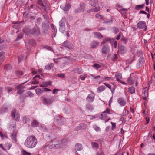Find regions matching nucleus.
Masks as SVG:
<instances>
[{
    "mask_svg": "<svg viewBox=\"0 0 155 155\" xmlns=\"http://www.w3.org/2000/svg\"><path fill=\"white\" fill-rule=\"evenodd\" d=\"M37 143V140L34 135L29 136L25 141L24 145L27 148H32L35 147Z\"/></svg>",
    "mask_w": 155,
    "mask_h": 155,
    "instance_id": "obj_1",
    "label": "nucleus"
},
{
    "mask_svg": "<svg viewBox=\"0 0 155 155\" xmlns=\"http://www.w3.org/2000/svg\"><path fill=\"white\" fill-rule=\"evenodd\" d=\"M25 33L27 35H33L35 37L38 36L41 34L40 29L37 24H35V26L32 28L28 29L26 30Z\"/></svg>",
    "mask_w": 155,
    "mask_h": 155,
    "instance_id": "obj_2",
    "label": "nucleus"
},
{
    "mask_svg": "<svg viewBox=\"0 0 155 155\" xmlns=\"http://www.w3.org/2000/svg\"><path fill=\"white\" fill-rule=\"evenodd\" d=\"M65 119L64 117L59 115H55L54 117V124L58 126H62L64 124Z\"/></svg>",
    "mask_w": 155,
    "mask_h": 155,
    "instance_id": "obj_3",
    "label": "nucleus"
},
{
    "mask_svg": "<svg viewBox=\"0 0 155 155\" xmlns=\"http://www.w3.org/2000/svg\"><path fill=\"white\" fill-rule=\"evenodd\" d=\"M42 99L43 102L45 105H50L53 102L54 98L53 97H41Z\"/></svg>",
    "mask_w": 155,
    "mask_h": 155,
    "instance_id": "obj_4",
    "label": "nucleus"
},
{
    "mask_svg": "<svg viewBox=\"0 0 155 155\" xmlns=\"http://www.w3.org/2000/svg\"><path fill=\"white\" fill-rule=\"evenodd\" d=\"M137 27L139 29H143L144 31H146L147 26L146 22L143 21H139L137 24Z\"/></svg>",
    "mask_w": 155,
    "mask_h": 155,
    "instance_id": "obj_5",
    "label": "nucleus"
},
{
    "mask_svg": "<svg viewBox=\"0 0 155 155\" xmlns=\"http://www.w3.org/2000/svg\"><path fill=\"white\" fill-rule=\"evenodd\" d=\"M145 62V60L143 56L140 57L136 64V68L139 69L142 67Z\"/></svg>",
    "mask_w": 155,
    "mask_h": 155,
    "instance_id": "obj_6",
    "label": "nucleus"
},
{
    "mask_svg": "<svg viewBox=\"0 0 155 155\" xmlns=\"http://www.w3.org/2000/svg\"><path fill=\"white\" fill-rule=\"evenodd\" d=\"M86 4L83 2L80 3L79 7L77 9L75 10V12L76 13L83 12L84 10Z\"/></svg>",
    "mask_w": 155,
    "mask_h": 155,
    "instance_id": "obj_7",
    "label": "nucleus"
},
{
    "mask_svg": "<svg viewBox=\"0 0 155 155\" xmlns=\"http://www.w3.org/2000/svg\"><path fill=\"white\" fill-rule=\"evenodd\" d=\"M62 46H64L68 48L69 49L72 50L74 48V45L70 41L66 40L62 44Z\"/></svg>",
    "mask_w": 155,
    "mask_h": 155,
    "instance_id": "obj_8",
    "label": "nucleus"
},
{
    "mask_svg": "<svg viewBox=\"0 0 155 155\" xmlns=\"http://www.w3.org/2000/svg\"><path fill=\"white\" fill-rule=\"evenodd\" d=\"M16 109H14L11 112V116L12 119L15 118V120L18 121L20 117V115L18 113H16Z\"/></svg>",
    "mask_w": 155,
    "mask_h": 155,
    "instance_id": "obj_9",
    "label": "nucleus"
},
{
    "mask_svg": "<svg viewBox=\"0 0 155 155\" xmlns=\"http://www.w3.org/2000/svg\"><path fill=\"white\" fill-rule=\"evenodd\" d=\"M64 140H60L54 142V144L51 146V148L55 149L60 148L61 147V143L63 142Z\"/></svg>",
    "mask_w": 155,
    "mask_h": 155,
    "instance_id": "obj_10",
    "label": "nucleus"
},
{
    "mask_svg": "<svg viewBox=\"0 0 155 155\" xmlns=\"http://www.w3.org/2000/svg\"><path fill=\"white\" fill-rule=\"evenodd\" d=\"M118 52L123 54L126 53L127 50L126 47L123 45H121L118 47Z\"/></svg>",
    "mask_w": 155,
    "mask_h": 155,
    "instance_id": "obj_11",
    "label": "nucleus"
},
{
    "mask_svg": "<svg viewBox=\"0 0 155 155\" xmlns=\"http://www.w3.org/2000/svg\"><path fill=\"white\" fill-rule=\"evenodd\" d=\"M41 28L43 32L45 33H46L50 28L48 23L46 22H43L41 25Z\"/></svg>",
    "mask_w": 155,
    "mask_h": 155,
    "instance_id": "obj_12",
    "label": "nucleus"
},
{
    "mask_svg": "<svg viewBox=\"0 0 155 155\" xmlns=\"http://www.w3.org/2000/svg\"><path fill=\"white\" fill-rule=\"evenodd\" d=\"M36 42L35 39H31L28 40L27 42L25 43V45L27 46V48L30 47V46H34L36 45Z\"/></svg>",
    "mask_w": 155,
    "mask_h": 155,
    "instance_id": "obj_13",
    "label": "nucleus"
},
{
    "mask_svg": "<svg viewBox=\"0 0 155 155\" xmlns=\"http://www.w3.org/2000/svg\"><path fill=\"white\" fill-rule=\"evenodd\" d=\"M102 53L103 54H107L110 52V48L108 45H104L102 50Z\"/></svg>",
    "mask_w": 155,
    "mask_h": 155,
    "instance_id": "obj_14",
    "label": "nucleus"
},
{
    "mask_svg": "<svg viewBox=\"0 0 155 155\" xmlns=\"http://www.w3.org/2000/svg\"><path fill=\"white\" fill-rule=\"evenodd\" d=\"M95 95L93 93L89 94L86 98V101L89 103H92L94 100Z\"/></svg>",
    "mask_w": 155,
    "mask_h": 155,
    "instance_id": "obj_15",
    "label": "nucleus"
},
{
    "mask_svg": "<svg viewBox=\"0 0 155 155\" xmlns=\"http://www.w3.org/2000/svg\"><path fill=\"white\" fill-rule=\"evenodd\" d=\"M138 78V77H132L130 75L127 79V82L129 84L132 85L134 84L135 81H136V78Z\"/></svg>",
    "mask_w": 155,
    "mask_h": 155,
    "instance_id": "obj_16",
    "label": "nucleus"
},
{
    "mask_svg": "<svg viewBox=\"0 0 155 155\" xmlns=\"http://www.w3.org/2000/svg\"><path fill=\"white\" fill-rule=\"evenodd\" d=\"M117 102L121 106H125L127 103L125 100L122 97L119 98L117 100Z\"/></svg>",
    "mask_w": 155,
    "mask_h": 155,
    "instance_id": "obj_17",
    "label": "nucleus"
},
{
    "mask_svg": "<svg viewBox=\"0 0 155 155\" xmlns=\"http://www.w3.org/2000/svg\"><path fill=\"white\" fill-rule=\"evenodd\" d=\"M37 4L40 6L41 8L44 9L45 11H47V7L44 5L42 0H37Z\"/></svg>",
    "mask_w": 155,
    "mask_h": 155,
    "instance_id": "obj_18",
    "label": "nucleus"
},
{
    "mask_svg": "<svg viewBox=\"0 0 155 155\" xmlns=\"http://www.w3.org/2000/svg\"><path fill=\"white\" fill-rule=\"evenodd\" d=\"M22 120L24 123L28 125H30L31 120L29 117L26 116H24L22 117Z\"/></svg>",
    "mask_w": 155,
    "mask_h": 155,
    "instance_id": "obj_19",
    "label": "nucleus"
},
{
    "mask_svg": "<svg viewBox=\"0 0 155 155\" xmlns=\"http://www.w3.org/2000/svg\"><path fill=\"white\" fill-rule=\"evenodd\" d=\"M11 106L8 105L7 107H3L1 109V112L2 113H5L11 110Z\"/></svg>",
    "mask_w": 155,
    "mask_h": 155,
    "instance_id": "obj_20",
    "label": "nucleus"
},
{
    "mask_svg": "<svg viewBox=\"0 0 155 155\" xmlns=\"http://www.w3.org/2000/svg\"><path fill=\"white\" fill-rule=\"evenodd\" d=\"M89 3L91 6L95 7L98 4V0H89Z\"/></svg>",
    "mask_w": 155,
    "mask_h": 155,
    "instance_id": "obj_21",
    "label": "nucleus"
},
{
    "mask_svg": "<svg viewBox=\"0 0 155 155\" xmlns=\"http://www.w3.org/2000/svg\"><path fill=\"white\" fill-rule=\"evenodd\" d=\"M75 149L76 151H81L83 149L82 145L79 143H77L75 145Z\"/></svg>",
    "mask_w": 155,
    "mask_h": 155,
    "instance_id": "obj_22",
    "label": "nucleus"
},
{
    "mask_svg": "<svg viewBox=\"0 0 155 155\" xmlns=\"http://www.w3.org/2000/svg\"><path fill=\"white\" fill-rule=\"evenodd\" d=\"M48 139L51 140L50 143L53 141V140L56 139L57 137L55 135L53 134H50L47 136Z\"/></svg>",
    "mask_w": 155,
    "mask_h": 155,
    "instance_id": "obj_23",
    "label": "nucleus"
},
{
    "mask_svg": "<svg viewBox=\"0 0 155 155\" xmlns=\"http://www.w3.org/2000/svg\"><path fill=\"white\" fill-rule=\"evenodd\" d=\"M71 7V4L68 3L64 6H61L60 7L61 9L65 11H67L69 10Z\"/></svg>",
    "mask_w": 155,
    "mask_h": 155,
    "instance_id": "obj_24",
    "label": "nucleus"
},
{
    "mask_svg": "<svg viewBox=\"0 0 155 155\" xmlns=\"http://www.w3.org/2000/svg\"><path fill=\"white\" fill-rule=\"evenodd\" d=\"M99 44V43L98 41H94L91 43V47L92 48H97L98 47Z\"/></svg>",
    "mask_w": 155,
    "mask_h": 155,
    "instance_id": "obj_25",
    "label": "nucleus"
},
{
    "mask_svg": "<svg viewBox=\"0 0 155 155\" xmlns=\"http://www.w3.org/2000/svg\"><path fill=\"white\" fill-rule=\"evenodd\" d=\"M91 147L92 149L97 150L99 147V145L97 142H92L91 143Z\"/></svg>",
    "mask_w": 155,
    "mask_h": 155,
    "instance_id": "obj_26",
    "label": "nucleus"
},
{
    "mask_svg": "<svg viewBox=\"0 0 155 155\" xmlns=\"http://www.w3.org/2000/svg\"><path fill=\"white\" fill-rule=\"evenodd\" d=\"M86 109L88 111H92L94 109V107L92 104L88 103L86 105Z\"/></svg>",
    "mask_w": 155,
    "mask_h": 155,
    "instance_id": "obj_27",
    "label": "nucleus"
},
{
    "mask_svg": "<svg viewBox=\"0 0 155 155\" xmlns=\"http://www.w3.org/2000/svg\"><path fill=\"white\" fill-rule=\"evenodd\" d=\"M17 134L16 133L15 131L13 132L11 134V138L12 140L15 143L17 141L16 139Z\"/></svg>",
    "mask_w": 155,
    "mask_h": 155,
    "instance_id": "obj_28",
    "label": "nucleus"
},
{
    "mask_svg": "<svg viewBox=\"0 0 155 155\" xmlns=\"http://www.w3.org/2000/svg\"><path fill=\"white\" fill-rule=\"evenodd\" d=\"M103 115V114H101V115H95L92 116L91 115H88V116L90 117V120H93L94 119L96 118H102Z\"/></svg>",
    "mask_w": 155,
    "mask_h": 155,
    "instance_id": "obj_29",
    "label": "nucleus"
},
{
    "mask_svg": "<svg viewBox=\"0 0 155 155\" xmlns=\"http://www.w3.org/2000/svg\"><path fill=\"white\" fill-rule=\"evenodd\" d=\"M111 30L112 32L115 34H117L119 31V28L115 26L112 27Z\"/></svg>",
    "mask_w": 155,
    "mask_h": 155,
    "instance_id": "obj_30",
    "label": "nucleus"
},
{
    "mask_svg": "<svg viewBox=\"0 0 155 155\" xmlns=\"http://www.w3.org/2000/svg\"><path fill=\"white\" fill-rule=\"evenodd\" d=\"M54 65V64L50 63L46 65L45 68V70H50L53 68Z\"/></svg>",
    "mask_w": 155,
    "mask_h": 155,
    "instance_id": "obj_31",
    "label": "nucleus"
},
{
    "mask_svg": "<svg viewBox=\"0 0 155 155\" xmlns=\"http://www.w3.org/2000/svg\"><path fill=\"white\" fill-rule=\"evenodd\" d=\"M105 88L106 87L104 86H101L97 88V91L98 93H101L104 91L105 90Z\"/></svg>",
    "mask_w": 155,
    "mask_h": 155,
    "instance_id": "obj_32",
    "label": "nucleus"
},
{
    "mask_svg": "<svg viewBox=\"0 0 155 155\" xmlns=\"http://www.w3.org/2000/svg\"><path fill=\"white\" fill-rule=\"evenodd\" d=\"M25 97H33L34 96L33 94L30 91H28L25 94Z\"/></svg>",
    "mask_w": 155,
    "mask_h": 155,
    "instance_id": "obj_33",
    "label": "nucleus"
},
{
    "mask_svg": "<svg viewBox=\"0 0 155 155\" xmlns=\"http://www.w3.org/2000/svg\"><path fill=\"white\" fill-rule=\"evenodd\" d=\"M5 58V56L4 55V53L2 52H0V67L2 63L4 61Z\"/></svg>",
    "mask_w": 155,
    "mask_h": 155,
    "instance_id": "obj_34",
    "label": "nucleus"
},
{
    "mask_svg": "<svg viewBox=\"0 0 155 155\" xmlns=\"http://www.w3.org/2000/svg\"><path fill=\"white\" fill-rule=\"evenodd\" d=\"M31 126L34 127H36L39 125V123L37 121L34 120L31 123Z\"/></svg>",
    "mask_w": 155,
    "mask_h": 155,
    "instance_id": "obj_35",
    "label": "nucleus"
},
{
    "mask_svg": "<svg viewBox=\"0 0 155 155\" xmlns=\"http://www.w3.org/2000/svg\"><path fill=\"white\" fill-rule=\"evenodd\" d=\"M144 6L145 4H144L140 5H136L135 6V9L137 10H140L143 9Z\"/></svg>",
    "mask_w": 155,
    "mask_h": 155,
    "instance_id": "obj_36",
    "label": "nucleus"
},
{
    "mask_svg": "<svg viewBox=\"0 0 155 155\" xmlns=\"http://www.w3.org/2000/svg\"><path fill=\"white\" fill-rule=\"evenodd\" d=\"M36 93L38 96H40L43 93L42 89L38 88L35 90Z\"/></svg>",
    "mask_w": 155,
    "mask_h": 155,
    "instance_id": "obj_37",
    "label": "nucleus"
},
{
    "mask_svg": "<svg viewBox=\"0 0 155 155\" xmlns=\"http://www.w3.org/2000/svg\"><path fill=\"white\" fill-rule=\"evenodd\" d=\"M20 86H17L16 87V88L18 90L17 92V94H21L23 93L25 91V90L23 89H20Z\"/></svg>",
    "mask_w": 155,
    "mask_h": 155,
    "instance_id": "obj_38",
    "label": "nucleus"
},
{
    "mask_svg": "<svg viewBox=\"0 0 155 155\" xmlns=\"http://www.w3.org/2000/svg\"><path fill=\"white\" fill-rule=\"evenodd\" d=\"M129 92L131 94H133L135 93V88L134 86H131L128 88Z\"/></svg>",
    "mask_w": 155,
    "mask_h": 155,
    "instance_id": "obj_39",
    "label": "nucleus"
},
{
    "mask_svg": "<svg viewBox=\"0 0 155 155\" xmlns=\"http://www.w3.org/2000/svg\"><path fill=\"white\" fill-rule=\"evenodd\" d=\"M94 34L95 38L101 39L103 37V35L100 33L98 32H94Z\"/></svg>",
    "mask_w": 155,
    "mask_h": 155,
    "instance_id": "obj_40",
    "label": "nucleus"
},
{
    "mask_svg": "<svg viewBox=\"0 0 155 155\" xmlns=\"http://www.w3.org/2000/svg\"><path fill=\"white\" fill-rule=\"evenodd\" d=\"M23 34L22 33H19L17 36V37L15 40V41H18L21 39L23 38Z\"/></svg>",
    "mask_w": 155,
    "mask_h": 155,
    "instance_id": "obj_41",
    "label": "nucleus"
},
{
    "mask_svg": "<svg viewBox=\"0 0 155 155\" xmlns=\"http://www.w3.org/2000/svg\"><path fill=\"white\" fill-rule=\"evenodd\" d=\"M4 69L7 70H11L12 68V66L9 64H7L5 65Z\"/></svg>",
    "mask_w": 155,
    "mask_h": 155,
    "instance_id": "obj_42",
    "label": "nucleus"
},
{
    "mask_svg": "<svg viewBox=\"0 0 155 155\" xmlns=\"http://www.w3.org/2000/svg\"><path fill=\"white\" fill-rule=\"evenodd\" d=\"M65 19L63 18L59 22V27L65 26Z\"/></svg>",
    "mask_w": 155,
    "mask_h": 155,
    "instance_id": "obj_43",
    "label": "nucleus"
},
{
    "mask_svg": "<svg viewBox=\"0 0 155 155\" xmlns=\"http://www.w3.org/2000/svg\"><path fill=\"white\" fill-rule=\"evenodd\" d=\"M74 71L76 73L81 74L82 72V70L80 68H75L74 69Z\"/></svg>",
    "mask_w": 155,
    "mask_h": 155,
    "instance_id": "obj_44",
    "label": "nucleus"
},
{
    "mask_svg": "<svg viewBox=\"0 0 155 155\" xmlns=\"http://www.w3.org/2000/svg\"><path fill=\"white\" fill-rule=\"evenodd\" d=\"M92 127L96 132H99L101 130V128L95 124L93 125Z\"/></svg>",
    "mask_w": 155,
    "mask_h": 155,
    "instance_id": "obj_45",
    "label": "nucleus"
},
{
    "mask_svg": "<svg viewBox=\"0 0 155 155\" xmlns=\"http://www.w3.org/2000/svg\"><path fill=\"white\" fill-rule=\"evenodd\" d=\"M43 47L49 51H53L52 48L51 46H49L46 45H44Z\"/></svg>",
    "mask_w": 155,
    "mask_h": 155,
    "instance_id": "obj_46",
    "label": "nucleus"
},
{
    "mask_svg": "<svg viewBox=\"0 0 155 155\" xmlns=\"http://www.w3.org/2000/svg\"><path fill=\"white\" fill-rule=\"evenodd\" d=\"M65 26L60 27L59 31L62 33H64L65 31Z\"/></svg>",
    "mask_w": 155,
    "mask_h": 155,
    "instance_id": "obj_47",
    "label": "nucleus"
},
{
    "mask_svg": "<svg viewBox=\"0 0 155 155\" xmlns=\"http://www.w3.org/2000/svg\"><path fill=\"white\" fill-rule=\"evenodd\" d=\"M117 54H114L111 57V59L113 61H115L118 59Z\"/></svg>",
    "mask_w": 155,
    "mask_h": 155,
    "instance_id": "obj_48",
    "label": "nucleus"
},
{
    "mask_svg": "<svg viewBox=\"0 0 155 155\" xmlns=\"http://www.w3.org/2000/svg\"><path fill=\"white\" fill-rule=\"evenodd\" d=\"M147 90V87H146L144 89L143 91V93L142 94V96H146V95L147 96H148V92H146V90Z\"/></svg>",
    "mask_w": 155,
    "mask_h": 155,
    "instance_id": "obj_49",
    "label": "nucleus"
},
{
    "mask_svg": "<svg viewBox=\"0 0 155 155\" xmlns=\"http://www.w3.org/2000/svg\"><path fill=\"white\" fill-rule=\"evenodd\" d=\"M115 77L117 79H121L122 78V74L120 73H116L115 75Z\"/></svg>",
    "mask_w": 155,
    "mask_h": 155,
    "instance_id": "obj_50",
    "label": "nucleus"
},
{
    "mask_svg": "<svg viewBox=\"0 0 155 155\" xmlns=\"http://www.w3.org/2000/svg\"><path fill=\"white\" fill-rule=\"evenodd\" d=\"M128 40L127 38H122L121 41L123 42L124 44L126 45L127 43Z\"/></svg>",
    "mask_w": 155,
    "mask_h": 155,
    "instance_id": "obj_51",
    "label": "nucleus"
},
{
    "mask_svg": "<svg viewBox=\"0 0 155 155\" xmlns=\"http://www.w3.org/2000/svg\"><path fill=\"white\" fill-rule=\"evenodd\" d=\"M21 153L22 155H31L30 153L24 150H23L21 151Z\"/></svg>",
    "mask_w": 155,
    "mask_h": 155,
    "instance_id": "obj_52",
    "label": "nucleus"
},
{
    "mask_svg": "<svg viewBox=\"0 0 155 155\" xmlns=\"http://www.w3.org/2000/svg\"><path fill=\"white\" fill-rule=\"evenodd\" d=\"M81 127V129H86L87 127V125L86 124L84 123H81L80 124Z\"/></svg>",
    "mask_w": 155,
    "mask_h": 155,
    "instance_id": "obj_53",
    "label": "nucleus"
},
{
    "mask_svg": "<svg viewBox=\"0 0 155 155\" xmlns=\"http://www.w3.org/2000/svg\"><path fill=\"white\" fill-rule=\"evenodd\" d=\"M44 87H47L48 85H51V82L50 81L45 82H44Z\"/></svg>",
    "mask_w": 155,
    "mask_h": 155,
    "instance_id": "obj_54",
    "label": "nucleus"
},
{
    "mask_svg": "<svg viewBox=\"0 0 155 155\" xmlns=\"http://www.w3.org/2000/svg\"><path fill=\"white\" fill-rule=\"evenodd\" d=\"M33 80L31 82V84H38L39 83V81L38 80L35 78V79H33Z\"/></svg>",
    "mask_w": 155,
    "mask_h": 155,
    "instance_id": "obj_55",
    "label": "nucleus"
},
{
    "mask_svg": "<svg viewBox=\"0 0 155 155\" xmlns=\"http://www.w3.org/2000/svg\"><path fill=\"white\" fill-rule=\"evenodd\" d=\"M108 41H109L111 45H113L114 42L115 41L114 39L113 38H110L109 37L108 38Z\"/></svg>",
    "mask_w": 155,
    "mask_h": 155,
    "instance_id": "obj_56",
    "label": "nucleus"
},
{
    "mask_svg": "<svg viewBox=\"0 0 155 155\" xmlns=\"http://www.w3.org/2000/svg\"><path fill=\"white\" fill-rule=\"evenodd\" d=\"M30 7L33 9H36L37 8H40L38 6L35 5H32L30 6Z\"/></svg>",
    "mask_w": 155,
    "mask_h": 155,
    "instance_id": "obj_57",
    "label": "nucleus"
},
{
    "mask_svg": "<svg viewBox=\"0 0 155 155\" xmlns=\"http://www.w3.org/2000/svg\"><path fill=\"white\" fill-rule=\"evenodd\" d=\"M16 74L17 75L22 76L23 74V72L21 71H15Z\"/></svg>",
    "mask_w": 155,
    "mask_h": 155,
    "instance_id": "obj_58",
    "label": "nucleus"
},
{
    "mask_svg": "<svg viewBox=\"0 0 155 155\" xmlns=\"http://www.w3.org/2000/svg\"><path fill=\"white\" fill-rule=\"evenodd\" d=\"M57 76L61 78H64L65 77V74H58L57 75Z\"/></svg>",
    "mask_w": 155,
    "mask_h": 155,
    "instance_id": "obj_59",
    "label": "nucleus"
},
{
    "mask_svg": "<svg viewBox=\"0 0 155 155\" xmlns=\"http://www.w3.org/2000/svg\"><path fill=\"white\" fill-rule=\"evenodd\" d=\"M93 9L94 12H97L100 10V7L99 6L95 7Z\"/></svg>",
    "mask_w": 155,
    "mask_h": 155,
    "instance_id": "obj_60",
    "label": "nucleus"
},
{
    "mask_svg": "<svg viewBox=\"0 0 155 155\" xmlns=\"http://www.w3.org/2000/svg\"><path fill=\"white\" fill-rule=\"evenodd\" d=\"M110 110L108 108H107L106 110L103 112L102 113L103 114L107 113L108 114H110Z\"/></svg>",
    "mask_w": 155,
    "mask_h": 155,
    "instance_id": "obj_61",
    "label": "nucleus"
},
{
    "mask_svg": "<svg viewBox=\"0 0 155 155\" xmlns=\"http://www.w3.org/2000/svg\"><path fill=\"white\" fill-rule=\"evenodd\" d=\"M96 69H98L101 68L100 66L98 64L95 63L93 66Z\"/></svg>",
    "mask_w": 155,
    "mask_h": 155,
    "instance_id": "obj_62",
    "label": "nucleus"
},
{
    "mask_svg": "<svg viewBox=\"0 0 155 155\" xmlns=\"http://www.w3.org/2000/svg\"><path fill=\"white\" fill-rule=\"evenodd\" d=\"M103 84L108 88L111 89V86L110 84L107 83H104Z\"/></svg>",
    "mask_w": 155,
    "mask_h": 155,
    "instance_id": "obj_63",
    "label": "nucleus"
},
{
    "mask_svg": "<svg viewBox=\"0 0 155 155\" xmlns=\"http://www.w3.org/2000/svg\"><path fill=\"white\" fill-rule=\"evenodd\" d=\"M57 31V29H55V31H52V37L54 38L55 37Z\"/></svg>",
    "mask_w": 155,
    "mask_h": 155,
    "instance_id": "obj_64",
    "label": "nucleus"
}]
</instances>
